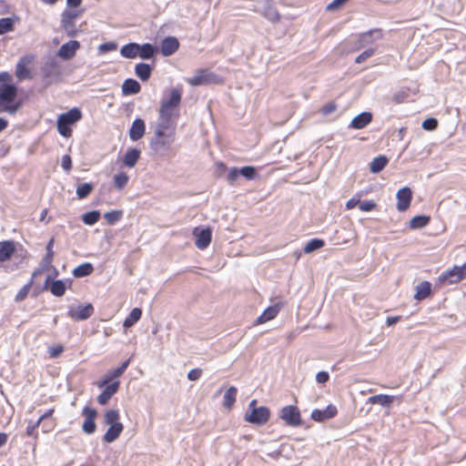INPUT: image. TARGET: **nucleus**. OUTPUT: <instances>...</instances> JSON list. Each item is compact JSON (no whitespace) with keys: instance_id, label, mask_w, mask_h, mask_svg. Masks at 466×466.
<instances>
[{"instance_id":"nucleus-1","label":"nucleus","mask_w":466,"mask_h":466,"mask_svg":"<svg viewBox=\"0 0 466 466\" xmlns=\"http://www.w3.org/2000/svg\"><path fill=\"white\" fill-rule=\"evenodd\" d=\"M11 76L7 72L0 73V106L3 111L14 115L20 107V103L15 102L17 88L15 85L8 82Z\"/></svg>"},{"instance_id":"nucleus-2","label":"nucleus","mask_w":466,"mask_h":466,"mask_svg":"<svg viewBox=\"0 0 466 466\" xmlns=\"http://www.w3.org/2000/svg\"><path fill=\"white\" fill-rule=\"evenodd\" d=\"M119 419L120 415L117 410L111 409L105 412L104 422L109 426L103 437L105 442L111 443L120 436L124 425L119 421Z\"/></svg>"},{"instance_id":"nucleus-3","label":"nucleus","mask_w":466,"mask_h":466,"mask_svg":"<svg viewBox=\"0 0 466 466\" xmlns=\"http://www.w3.org/2000/svg\"><path fill=\"white\" fill-rule=\"evenodd\" d=\"M82 118V112L77 107H74L66 113L61 114L57 118V131L64 137L72 136L71 126L75 125Z\"/></svg>"},{"instance_id":"nucleus-4","label":"nucleus","mask_w":466,"mask_h":466,"mask_svg":"<svg viewBox=\"0 0 466 466\" xmlns=\"http://www.w3.org/2000/svg\"><path fill=\"white\" fill-rule=\"evenodd\" d=\"M175 140V135L155 131L149 146L153 153L159 157L167 156Z\"/></svg>"},{"instance_id":"nucleus-5","label":"nucleus","mask_w":466,"mask_h":466,"mask_svg":"<svg viewBox=\"0 0 466 466\" xmlns=\"http://www.w3.org/2000/svg\"><path fill=\"white\" fill-rule=\"evenodd\" d=\"M270 411L265 407H257V400H252L245 414V420L250 423L262 425L265 424L269 419Z\"/></svg>"},{"instance_id":"nucleus-6","label":"nucleus","mask_w":466,"mask_h":466,"mask_svg":"<svg viewBox=\"0 0 466 466\" xmlns=\"http://www.w3.org/2000/svg\"><path fill=\"white\" fill-rule=\"evenodd\" d=\"M466 277V263L462 266H454L452 268L443 272L439 277V282L443 284H454L460 282Z\"/></svg>"},{"instance_id":"nucleus-7","label":"nucleus","mask_w":466,"mask_h":466,"mask_svg":"<svg viewBox=\"0 0 466 466\" xmlns=\"http://www.w3.org/2000/svg\"><path fill=\"white\" fill-rule=\"evenodd\" d=\"M280 418L291 427H298L301 424L300 412L297 406L283 407L280 411Z\"/></svg>"},{"instance_id":"nucleus-8","label":"nucleus","mask_w":466,"mask_h":466,"mask_svg":"<svg viewBox=\"0 0 466 466\" xmlns=\"http://www.w3.org/2000/svg\"><path fill=\"white\" fill-rule=\"evenodd\" d=\"M94 313V307L88 303L86 305L71 306L68 309L67 315L75 320H85L90 318Z\"/></svg>"},{"instance_id":"nucleus-9","label":"nucleus","mask_w":466,"mask_h":466,"mask_svg":"<svg viewBox=\"0 0 466 466\" xmlns=\"http://www.w3.org/2000/svg\"><path fill=\"white\" fill-rule=\"evenodd\" d=\"M82 414L85 416V420L82 425L83 431L87 434L94 433L96 431V425L95 422V419L97 414L96 410L92 408H89V407H85L83 409Z\"/></svg>"},{"instance_id":"nucleus-10","label":"nucleus","mask_w":466,"mask_h":466,"mask_svg":"<svg viewBox=\"0 0 466 466\" xmlns=\"http://www.w3.org/2000/svg\"><path fill=\"white\" fill-rule=\"evenodd\" d=\"M397 198V209L400 212L406 211L410 205L412 198V191L410 187H404L398 190Z\"/></svg>"},{"instance_id":"nucleus-11","label":"nucleus","mask_w":466,"mask_h":466,"mask_svg":"<svg viewBox=\"0 0 466 466\" xmlns=\"http://www.w3.org/2000/svg\"><path fill=\"white\" fill-rule=\"evenodd\" d=\"M79 48L80 43L76 40H71L61 46L57 52V56L64 60H69L76 56V53Z\"/></svg>"},{"instance_id":"nucleus-12","label":"nucleus","mask_w":466,"mask_h":466,"mask_svg":"<svg viewBox=\"0 0 466 466\" xmlns=\"http://www.w3.org/2000/svg\"><path fill=\"white\" fill-rule=\"evenodd\" d=\"M193 234L196 237L195 244L199 249H205L210 244L211 230L208 228H195Z\"/></svg>"},{"instance_id":"nucleus-13","label":"nucleus","mask_w":466,"mask_h":466,"mask_svg":"<svg viewBox=\"0 0 466 466\" xmlns=\"http://www.w3.org/2000/svg\"><path fill=\"white\" fill-rule=\"evenodd\" d=\"M120 382L118 380L113 381L111 383L106 384L103 388V391L97 397V401L101 405H106L112 398V396L116 393L119 389Z\"/></svg>"},{"instance_id":"nucleus-14","label":"nucleus","mask_w":466,"mask_h":466,"mask_svg":"<svg viewBox=\"0 0 466 466\" xmlns=\"http://www.w3.org/2000/svg\"><path fill=\"white\" fill-rule=\"evenodd\" d=\"M129 362H130V360H127L125 362H123L122 365L120 367H118L117 369L108 371L106 374L104 380H102L101 381H99L97 383V386L99 388H103L106 384L110 383L115 378L120 377L125 372V370L127 369Z\"/></svg>"},{"instance_id":"nucleus-15","label":"nucleus","mask_w":466,"mask_h":466,"mask_svg":"<svg viewBox=\"0 0 466 466\" xmlns=\"http://www.w3.org/2000/svg\"><path fill=\"white\" fill-rule=\"evenodd\" d=\"M337 408L334 405H329L324 410H314L311 412V419L316 421H324L333 418L337 414Z\"/></svg>"},{"instance_id":"nucleus-16","label":"nucleus","mask_w":466,"mask_h":466,"mask_svg":"<svg viewBox=\"0 0 466 466\" xmlns=\"http://www.w3.org/2000/svg\"><path fill=\"white\" fill-rule=\"evenodd\" d=\"M176 127H177V121L158 116V120L156 125L155 131H160L161 133H167V134L175 135Z\"/></svg>"},{"instance_id":"nucleus-17","label":"nucleus","mask_w":466,"mask_h":466,"mask_svg":"<svg viewBox=\"0 0 466 466\" xmlns=\"http://www.w3.org/2000/svg\"><path fill=\"white\" fill-rule=\"evenodd\" d=\"M179 46L178 40L174 36H167L161 43V53L165 56L173 55Z\"/></svg>"},{"instance_id":"nucleus-18","label":"nucleus","mask_w":466,"mask_h":466,"mask_svg":"<svg viewBox=\"0 0 466 466\" xmlns=\"http://www.w3.org/2000/svg\"><path fill=\"white\" fill-rule=\"evenodd\" d=\"M146 130V125L143 119L137 118L133 121L132 126L129 129V137L132 141H137L140 139Z\"/></svg>"},{"instance_id":"nucleus-19","label":"nucleus","mask_w":466,"mask_h":466,"mask_svg":"<svg viewBox=\"0 0 466 466\" xmlns=\"http://www.w3.org/2000/svg\"><path fill=\"white\" fill-rule=\"evenodd\" d=\"M281 306L275 304L266 309L263 313L256 319L255 324L260 325L276 318Z\"/></svg>"},{"instance_id":"nucleus-20","label":"nucleus","mask_w":466,"mask_h":466,"mask_svg":"<svg viewBox=\"0 0 466 466\" xmlns=\"http://www.w3.org/2000/svg\"><path fill=\"white\" fill-rule=\"evenodd\" d=\"M182 91L180 88H173L170 90L167 98H164L161 102V106H167L170 107L178 108L181 101Z\"/></svg>"},{"instance_id":"nucleus-21","label":"nucleus","mask_w":466,"mask_h":466,"mask_svg":"<svg viewBox=\"0 0 466 466\" xmlns=\"http://www.w3.org/2000/svg\"><path fill=\"white\" fill-rule=\"evenodd\" d=\"M372 120V115L369 112H363L356 116L352 120L350 127L355 129H361L370 124Z\"/></svg>"},{"instance_id":"nucleus-22","label":"nucleus","mask_w":466,"mask_h":466,"mask_svg":"<svg viewBox=\"0 0 466 466\" xmlns=\"http://www.w3.org/2000/svg\"><path fill=\"white\" fill-rule=\"evenodd\" d=\"M31 62V59L28 58V57H23L19 62L18 64L16 65V68H15V76L17 78H19L20 80H24V79H29L31 78V73L30 71L26 68V65L29 64Z\"/></svg>"},{"instance_id":"nucleus-23","label":"nucleus","mask_w":466,"mask_h":466,"mask_svg":"<svg viewBox=\"0 0 466 466\" xmlns=\"http://www.w3.org/2000/svg\"><path fill=\"white\" fill-rule=\"evenodd\" d=\"M49 287L51 293L56 297H61L66 292V284L62 280H50L47 277L46 279V287Z\"/></svg>"},{"instance_id":"nucleus-24","label":"nucleus","mask_w":466,"mask_h":466,"mask_svg":"<svg viewBox=\"0 0 466 466\" xmlns=\"http://www.w3.org/2000/svg\"><path fill=\"white\" fill-rule=\"evenodd\" d=\"M140 157V151L137 148H129L123 157V164L127 167H134Z\"/></svg>"},{"instance_id":"nucleus-25","label":"nucleus","mask_w":466,"mask_h":466,"mask_svg":"<svg viewBox=\"0 0 466 466\" xmlns=\"http://www.w3.org/2000/svg\"><path fill=\"white\" fill-rule=\"evenodd\" d=\"M140 84L132 78L126 79L122 85V93L124 96L135 95L140 91Z\"/></svg>"},{"instance_id":"nucleus-26","label":"nucleus","mask_w":466,"mask_h":466,"mask_svg":"<svg viewBox=\"0 0 466 466\" xmlns=\"http://www.w3.org/2000/svg\"><path fill=\"white\" fill-rule=\"evenodd\" d=\"M15 252V245L12 241L0 242V261H5L11 258Z\"/></svg>"},{"instance_id":"nucleus-27","label":"nucleus","mask_w":466,"mask_h":466,"mask_svg":"<svg viewBox=\"0 0 466 466\" xmlns=\"http://www.w3.org/2000/svg\"><path fill=\"white\" fill-rule=\"evenodd\" d=\"M237 393H238V389L234 386L229 387L226 390V392L224 393V400H223V406L226 409L230 410L233 407V405L236 401Z\"/></svg>"},{"instance_id":"nucleus-28","label":"nucleus","mask_w":466,"mask_h":466,"mask_svg":"<svg viewBox=\"0 0 466 466\" xmlns=\"http://www.w3.org/2000/svg\"><path fill=\"white\" fill-rule=\"evenodd\" d=\"M393 400V396L379 394L370 397L367 402L370 404H379L383 407H388L392 403Z\"/></svg>"},{"instance_id":"nucleus-29","label":"nucleus","mask_w":466,"mask_h":466,"mask_svg":"<svg viewBox=\"0 0 466 466\" xmlns=\"http://www.w3.org/2000/svg\"><path fill=\"white\" fill-rule=\"evenodd\" d=\"M139 45L137 43H129L120 49V54L126 58H135L138 56Z\"/></svg>"},{"instance_id":"nucleus-30","label":"nucleus","mask_w":466,"mask_h":466,"mask_svg":"<svg viewBox=\"0 0 466 466\" xmlns=\"http://www.w3.org/2000/svg\"><path fill=\"white\" fill-rule=\"evenodd\" d=\"M431 285L428 281H422L416 287V293L414 299L421 300L431 294Z\"/></svg>"},{"instance_id":"nucleus-31","label":"nucleus","mask_w":466,"mask_h":466,"mask_svg":"<svg viewBox=\"0 0 466 466\" xmlns=\"http://www.w3.org/2000/svg\"><path fill=\"white\" fill-rule=\"evenodd\" d=\"M142 316V310L139 308H134L129 315L125 319L123 326L125 328L132 327L136 322H137Z\"/></svg>"},{"instance_id":"nucleus-32","label":"nucleus","mask_w":466,"mask_h":466,"mask_svg":"<svg viewBox=\"0 0 466 466\" xmlns=\"http://www.w3.org/2000/svg\"><path fill=\"white\" fill-rule=\"evenodd\" d=\"M94 270V267L91 263H83L79 266H77L73 270V275L76 278H83L90 275Z\"/></svg>"},{"instance_id":"nucleus-33","label":"nucleus","mask_w":466,"mask_h":466,"mask_svg":"<svg viewBox=\"0 0 466 466\" xmlns=\"http://www.w3.org/2000/svg\"><path fill=\"white\" fill-rule=\"evenodd\" d=\"M136 75L142 80L147 81L151 75V67L145 63H139L135 67Z\"/></svg>"},{"instance_id":"nucleus-34","label":"nucleus","mask_w":466,"mask_h":466,"mask_svg":"<svg viewBox=\"0 0 466 466\" xmlns=\"http://www.w3.org/2000/svg\"><path fill=\"white\" fill-rule=\"evenodd\" d=\"M388 164V158L384 156L375 157L370 164V170L371 173H379Z\"/></svg>"},{"instance_id":"nucleus-35","label":"nucleus","mask_w":466,"mask_h":466,"mask_svg":"<svg viewBox=\"0 0 466 466\" xmlns=\"http://www.w3.org/2000/svg\"><path fill=\"white\" fill-rule=\"evenodd\" d=\"M159 116L165 118H169L174 121H177L179 116L178 108L170 107L167 106H160Z\"/></svg>"},{"instance_id":"nucleus-36","label":"nucleus","mask_w":466,"mask_h":466,"mask_svg":"<svg viewBox=\"0 0 466 466\" xmlns=\"http://www.w3.org/2000/svg\"><path fill=\"white\" fill-rule=\"evenodd\" d=\"M187 82L193 86L207 84L208 82V72L201 70L193 77L187 78Z\"/></svg>"},{"instance_id":"nucleus-37","label":"nucleus","mask_w":466,"mask_h":466,"mask_svg":"<svg viewBox=\"0 0 466 466\" xmlns=\"http://www.w3.org/2000/svg\"><path fill=\"white\" fill-rule=\"evenodd\" d=\"M373 42H374V38H373L372 31L363 33V34L360 35V36L358 38V42L356 43V49L365 47L366 46L370 45Z\"/></svg>"},{"instance_id":"nucleus-38","label":"nucleus","mask_w":466,"mask_h":466,"mask_svg":"<svg viewBox=\"0 0 466 466\" xmlns=\"http://www.w3.org/2000/svg\"><path fill=\"white\" fill-rule=\"evenodd\" d=\"M430 222L428 216H417L410 220V228L412 229L422 228Z\"/></svg>"},{"instance_id":"nucleus-39","label":"nucleus","mask_w":466,"mask_h":466,"mask_svg":"<svg viewBox=\"0 0 466 466\" xmlns=\"http://www.w3.org/2000/svg\"><path fill=\"white\" fill-rule=\"evenodd\" d=\"M138 56L142 59H149L155 54V48L151 44L139 45Z\"/></svg>"},{"instance_id":"nucleus-40","label":"nucleus","mask_w":466,"mask_h":466,"mask_svg":"<svg viewBox=\"0 0 466 466\" xmlns=\"http://www.w3.org/2000/svg\"><path fill=\"white\" fill-rule=\"evenodd\" d=\"M113 179L115 187L120 190L126 187L129 180V177L125 172H119L114 175Z\"/></svg>"},{"instance_id":"nucleus-41","label":"nucleus","mask_w":466,"mask_h":466,"mask_svg":"<svg viewBox=\"0 0 466 466\" xmlns=\"http://www.w3.org/2000/svg\"><path fill=\"white\" fill-rule=\"evenodd\" d=\"M100 212L93 210L83 215L82 220L86 225L92 226L96 224L100 218Z\"/></svg>"},{"instance_id":"nucleus-42","label":"nucleus","mask_w":466,"mask_h":466,"mask_svg":"<svg viewBox=\"0 0 466 466\" xmlns=\"http://www.w3.org/2000/svg\"><path fill=\"white\" fill-rule=\"evenodd\" d=\"M325 242L319 238H313L309 240L304 247L305 253H311L324 246Z\"/></svg>"},{"instance_id":"nucleus-43","label":"nucleus","mask_w":466,"mask_h":466,"mask_svg":"<svg viewBox=\"0 0 466 466\" xmlns=\"http://www.w3.org/2000/svg\"><path fill=\"white\" fill-rule=\"evenodd\" d=\"M263 15H264V16L266 18H268V20H270L272 22H278L279 20V12L271 5H268L265 7V9L263 11Z\"/></svg>"},{"instance_id":"nucleus-44","label":"nucleus","mask_w":466,"mask_h":466,"mask_svg":"<svg viewBox=\"0 0 466 466\" xmlns=\"http://www.w3.org/2000/svg\"><path fill=\"white\" fill-rule=\"evenodd\" d=\"M123 212L121 210H112L106 212L104 218L109 225H114L122 218Z\"/></svg>"},{"instance_id":"nucleus-45","label":"nucleus","mask_w":466,"mask_h":466,"mask_svg":"<svg viewBox=\"0 0 466 466\" xmlns=\"http://www.w3.org/2000/svg\"><path fill=\"white\" fill-rule=\"evenodd\" d=\"M14 30V19L11 17L0 18V35Z\"/></svg>"},{"instance_id":"nucleus-46","label":"nucleus","mask_w":466,"mask_h":466,"mask_svg":"<svg viewBox=\"0 0 466 466\" xmlns=\"http://www.w3.org/2000/svg\"><path fill=\"white\" fill-rule=\"evenodd\" d=\"M92 189L93 187L89 183L80 184L76 187V196L80 199L85 198L91 193Z\"/></svg>"},{"instance_id":"nucleus-47","label":"nucleus","mask_w":466,"mask_h":466,"mask_svg":"<svg viewBox=\"0 0 466 466\" xmlns=\"http://www.w3.org/2000/svg\"><path fill=\"white\" fill-rule=\"evenodd\" d=\"M53 246H54V238H51L46 245V255L45 256V258L42 260L45 264V267H51V263H52V260L54 258Z\"/></svg>"},{"instance_id":"nucleus-48","label":"nucleus","mask_w":466,"mask_h":466,"mask_svg":"<svg viewBox=\"0 0 466 466\" xmlns=\"http://www.w3.org/2000/svg\"><path fill=\"white\" fill-rule=\"evenodd\" d=\"M63 28L65 29L66 35L70 37H74L77 35V30L76 29L75 22L61 20Z\"/></svg>"},{"instance_id":"nucleus-49","label":"nucleus","mask_w":466,"mask_h":466,"mask_svg":"<svg viewBox=\"0 0 466 466\" xmlns=\"http://www.w3.org/2000/svg\"><path fill=\"white\" fill-rule=\"evenodd\" d=\"M32 285H33V279H31L26 285H25L23 288L20 289V290L17 292V294L15 296V300L16 301L24 300L27 297Z\"/></svg>"},{"instance_id":"nucleus-50","label":"nucleus","mask_w":466,"mask_h":466,"mask_svg":"<svg viewBox=\"0 0 466 466\" xmlns=\"http://www.w3.org/2000/svg\"><path fill=\"white\" fill-rule=\"evenodd\" d=\"M240 175L246 177L247 179H254L257 176V172L255 167L247 166L239 168Z\"/></svg>"},{"instance_id":"nucleus-51","label":"nucleus","mask_w":466,"mask_h":466,"mask_svg":"<svg viewBox=\"0 0 466 466\" xmlns=\"http://www.w3.org/2000/svg\"><path fill=\"white\" fill-rule=\"evenodd\" d=\"M239 176H240L239 168L231 167V168H229V170L228 172L227 179H228V183L233 186V185H235V183Z\"/></svg>"},{"instance_id":"nucleus-52","label":"nucleus","mask_w":466,"mask_h":466,"mask_svg":"<svg viewBox=\"0 0 466 466\" xmlns=\"http://www.w3.org/2000/svg\"><path fill=\"white\" fill-rule=\"evenodd\" d=\"M374 52H375V49L372 48V47H370V48L366 49L365 51H363L360 55H359L356 57L355 62L358 63V64L363 63L369 57L373 56Z\"/></svg>"},{"instance_id":"nucleus-53","label":"nucleus","mask_w":466,"mask_h":466,"mask_svg":"<svg viewBox=\"0 0 466 466\" xmlns=\"http://www.w3.org/2000/svg\"><path fill=\"white\" fill-rule=\"evenodd\" d=\"M422 127L425 129V130H434L437 126H438V121L435 119V118H427L425 119L423 122H422Z\"/></svg>"},{"instance_id":"nucleus-54","label":"nucleus","mask_w":466,"mask_h":466,"mask_svg":"<svg viewBox=\"0 0 466 466\" xmlns=\"http://www.w3.org/2000/svg\"><path fill=\"white\" fill-rule=\"evenodd\" d=\"M115 49H116V44L112 43V42L104 43V44H101L98 46V51H99L100 54L108 53V52L113 51Z\"/></svg>"},{"instance_id":"nucleus-55","label":"nucleus","mask_w":466,"mask_h":466,"mask_svg":"<svg viewBox=\"0 0 466 466\" xmlns=\"http://www.w3.org/2000/svg\"><path fill=\"white\" fill-rule=\"evenodd\" d=\"M359 208L362 211H370L376 208V203L372 200L360 202Z\"/></svg>"},{"instance_id":"nucleus-56","label":"nucleus","mask_w":466,"mask_h":466,"mask_svg":"<svg viewBox=\"0 0 466 466\" xmlns=\"http://www.w3.org/2000/svg\"><path fill=\"white\" fill-rule=\"evenodd\" d=\"M348 0H333L327 5L328 11H334L342 6Z\"/></svg>"},{"instance_id":"nucleus-57","label":"nucleus","mask_w":466,"mask_h":466,"mask_svg":"<svg viewBox=\"0 0 466 466\" xmlns=\"http://www.w3.org/2000/svg\"><path fill=\"white\" fill-rule=\"evenodd\" d=\"M202 374V370L200 369H193L188 371L187 373V379L191 381L198 380Z\"/></svg>"},{"instance_id":"nucleus-58","label":"nucleus","mask_w":466,"mask_h":466,"mask_svg":"<svg viewBox=\"0 0 466 466\" xmlns=\"http://www.w3.org/2000/svg\"><path fill=\"white\" fill-rule=\"evenodd\" d=\"M329 379V374L327 371H319L316 375V381L319 384L326 383Z\"/></svg>"},{"instance_id":"nucleus-59","label":"nucleus","mask_w":466,"mask_h":466,"mask_svg":"<svg viewBox=\"0 0 466 466\" xmlns=\"http://www.w3.org/2000/svg\"><path fill=\"white\" fill-rule=\"evenodd\" d=\"M64 350L63 346L57 345L56 347H51L48 350V353L51 358H57Z\"/></svg>"},{"instance_id":"nucleus-60","label":"nucleus","mask_w":466,"mask_h":466,"mask_svg":"<svg viewBox=\"0 0 466 466\" xmlns=\"http://www.w3.org/2000/svg\"><path fill=\"white\" fill-rule=\"evenodd\" d=\"M76 17H77V14L76 12L66 10L62 14V19L61 20L75 22V19Z\"/></svg>"},{"instance_id":"nucleus-61","label":"nucleus","mask_w":466,"mask_h":466,"mask_svg":"<svg viewBox=\"0 0 466 466\" xmlns=\"http://www.w3.org/2000/svg\"><path fill=\"white\" fill-rule=\"evenodd\" d=\"M61 165L66 171H69L72 167L71 157L68 155L63 156Z\"/></svg>"},{"instance_id":"nucleus-62","label":"nucleus","mask_w":466,"mask_h":466,"mask_svg":"<svg viewBox=\"0 0 466 466\" xmlns=\"http://www.w3.org/2000/svg\"><path fill=\"white\" fill-rule=\"evenodd\" d=\"M336 107L337 106L334 103H329V104L325 105L324 106H322L321 113L323 115L331 114L332 112H334L336 110Z\"/></svg>"},{"instance_id":"nucleus-63","label":"nucleus","mask_w":466,"mask_h":466,"mask_svg":"<svg viewBox=\"0 0 466 466\" xmlns=\"http://www.w3.org/2000/svg\"><path fill=\"white\" fill-rule=\"evenodd\" d=\"M49 268H50V267H45L44 262H43V261H41V263H40L39 267H38V268H37L33 272V275H32V279H33V280H34V279H35L36 276H38V275L42 274V272H43V271L47 270Z\"/></svg>"},{"instance_id":"nucleus-64","label":"nucleus","mask_w":466,"mask_h":466,"mask_svg":"<svg viewBox=\"0 0 466 466\" xmlns=\"http://www.w3.org/2000/svg\"><path fill=\"white\" fill-rule=\"evenodd\" d=\"M357 205H360V201L358 199H355V198H350L347 201L346 203V208L347 209H352L354 208Z\"/></svg>"}]
</instances>
